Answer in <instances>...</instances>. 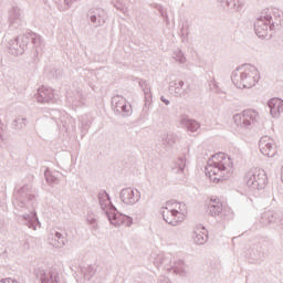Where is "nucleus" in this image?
Listing matches in <instances>:
<instances>
[{"label": "nucleus", "instance_id": "nucleus-1", "mask_svg": "<svg viewBox=\"0 0 283 283\" xmlns=\"http://www.w3.org/2000/svg\"><path fill=\"white\" fill-rule=\"evenodd\" d=\"M188 213L187 205L170 200L163 210V218L168 224L176 226L180 224V222H185Z\"/></svg>", "mask_w": 283, "mask_h": 283}, {"label": "nucleus", "instance_id": "nucleus-2", "mask_svg": "<svg viewBox=\"0 0 283 283\" xmlns=\"http://www.w3.org/2000/svg\"><path fill=\"white\" fill-rule=\"evenodd\" d=\"M240 78L237 76L232 77V81L237 87H253L258 81H260V72L255 66L243 65L240 69Z\"/></svg>", "mask_w": 283, "mask_h": 283}, {"label": "nucleus", "instance_id": "nucleus-3", "mask_svg": "<svg viewBox=\"0 0 283 283\" xmlns=\"http://www.w3.org/2000/svg\"><path fill=\"white\" fill-rule=\"evenodd\" d=\"M208 163L219 167L223 171H227V169H232L233 167V160L224 153H217L212 155Z\"/></svg>", "mask_w": 283, "mask_h": 283}, {"label": "nucleus", "instance_id": "nucleus-4", "mask_svg": "<svg viewBox=\"0 0 283 283\" xmlns=\"http://www.w3.org/2000/svg\"><path fill=\"white\" fill-rule=\"evenodd\" d=\"M206 176L209 178L210 182H214V185H218V182H222V180L226 179L224 170L214 164H210V161H208V165L206 166Z\"/></svg>", "mask_w": 283, "mask_h": 283}, {"label": "nucleus", "instance_id": "nucleus-5", "mask_svg": "<svg viewBox=\"0 0 283 283\" xmlns=\"http://www.w3.org/2000/svg\"><path fill=\"white\" fill-rule=\"evenodd\" d=\"M259 147L263 156H269L270 158H272V156H275V154H277V151L275 150V142H273V139H271L270 137H263L260 140Z\"/></svg>", "mask_w": 283, "mask_h": 283}, {"label": "nucleus", "instance_id": "nucleus-6", "mask_svg": "<svg viewBox=\"0 0 283 283\" xmlns=\"http://www.w3.org/2000/svg\"><path fill=\"white\" fill-rule=\"evenodd\" d=\"M258 119V112L253 109L243 111L241 115H235L234 120L235 123H242L243 125H251L254 120Z\"/></svg>", "mask_w": 283, "mask_h": 283}, {"label": "nucleus", "instance_id": "nucleus-7", "mask_svg": "<svg viewBox=\"0 0 283 283\" xmlns=\"http://www.w3.org/2000/svg\"><path fill=\"white\" fill-rule=\"evenodd\" d=\"M266 172L262 169H254L252 174L248 175V185H265Z\"/></svg>", "mask_w": 283, "mask_h": 283}, {"label": "nucleus", "instance_id": "nucleus-8", "mask_svg": "<svg viewBox=\"0 0 283 283\" xmlns=\"http://www.w3.org/2000/svg\"><path fill=\"white\" fill-rule=\"evenodd\" d=\"M122 201L125 202V205H134L135 202H138V198H140V195H138L137 190H134L132 188H125L120 192Z\"/></svg>", "mask_w": 283, "mask_h": 283}, {"label": "nucleus", "instance_id": "nucleus-9", "mask_svg": "<svg viewBox=\"0 0 283 283\" xmlns=\"http://www.w3.org/2000/svg\"><path fill=\"white\" fill-rule=\"evenodd\" d=\"M270 114L277 118L283 112V101L280 98H272L269 101Z\"/></svg>", "mask_w": 283, "mask_h": 283}, {"label": "nucleus", "instance_id": "nucleus-10", "mask_svg": "<svg viewBox=\"0 0 283 283\" xmlns=\"http://www.w3.org/2000/svg\"><path fill=\"white\" fill-rule=\"evenodd\" d=\"M209 211L212 216H220L224 211V203L219 198H213L210 200Z\"/></svg>", "mask_w": 283, "mask_h": 283}, {"label": "nucleus", "instance_id": "nucleus-11", "mask_svg": "<svg viewBox=\"0 0 283 283\" xmlns=\"http://www.w3.org/2000/svg\"><path fill=\"white\" fill-rule=\"evenodd\" d=\"M206 239H207V230L205 228H197L195 230V242L197 244H205Z\"/></svg>", "mask_w": 283, "mask_h": 283}, {"label": "nucleus", "instance_id": "nucleus-12", "mask_svg": "<svg viewBox=\"0 0 283 283\" xmlns=\"http://www.w3.org/2000/svg\"><path fill=\"white\" fill-rule=\"evenodd\" d=\"M125 220H129L128 217H125L123 214H115L111 218V222L112 224H114L115 227H120V224H123V222H125Z\"/></svg>", "mask_w": 283, "mask_h": 283}, {"label": "nucleus", "instance_id": "nucleus-13", "mask_svg": "<svg viewBox=\"0 0 283 283\" xmlns=\"http://www.w3.org/2000/svg\"><path fill=\"white\" fill-rule=\"evenodd\" d=\"M271 11L269 9H264L261 12V21H268L269 23H271Z\"/></svg>", "mask_w": 283, "mask_h": 283}, {"label": "nucleus", "instance_id": "nucleus-14", "mask_svg": "<svg viewBox=\"0 0 283 283\" xmlns=\"http://www.w3.org/2000/svg\"><path fill=\"white\" fill-rule=\"evenodd\" d=\"M56 277H57L56 274H51V275L42 279V283H59L56 281Z\"/></svg>", "mask_w": 283, "mask_h": 283}, {"label": "nucleus", "instance_id": "nucleus-15", "mask_svg": "<svg viewBox=\"0 0 283 283\" xmlns=\"http://www.w3.org/2000/svg\"><path fill=\"white\" fill-rule=\"evenodd\" d=\"M0 283H18V282L12 279H4V280L0 281Z\"/></svg>", "mask_w": 283, "mask_h": 283}, {"label": "nucleus", "instance_id": "nucleus-16", "mask_svg": "<svg viewBox=\"0 0 283 283\" xmlns=\"http://www.w3.org/2000/svg\"><path fill=\"white\" fill-rule=\"evenodd\" d=\"M161 101H163L164 103H166V105H169V101H167V99H165V98H163V97H161Z\"/></svg>", "mask_w": 283, "mask_h": 283}]
</instances>
